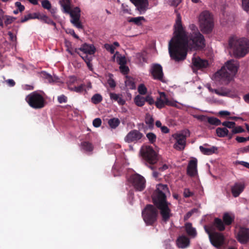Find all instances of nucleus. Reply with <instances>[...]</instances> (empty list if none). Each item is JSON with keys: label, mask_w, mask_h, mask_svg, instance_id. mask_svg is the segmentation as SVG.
Instances as JSON below:
<instances>
[{"label": "nucleus", "mask_w": 249, "mask_h": 249, "mask_svg": "<svg viewBox=\"0 0 249 249\" xmlns=\"http://www.w3.org/2000/svg\"><path fill=\"white\" fill-rule=\"evenodd\" d=\"M39 19L43 21L45 23L48 24L52 25L54 26V29L56 28V23L52 20L50 18L46 15H40L39 14Z\"/></svg>", "instance_id": "c756f323"}, {"label": "nucleus", "mask_w": 249, "mask_h": 249, "mask_svg": "<svg viewBox=\"0 0 249 249\" xmlns=\"http://www.w3.org/2000/svg\"><path fill=\"white\" fill-rule=\"evenodd\" d=\"M80 9L78 7L74 8L72 10L70 8V12H66V13L69 14L70 15L71 19H73L75 17H77L78 18H80Z\"/></svg>", "instance_id": "cd10ccee"}, {"label": "nucleus", "mask_w": 249, "mask_h": 249, "mask_svg": "<svg viewBox=\"0 0 249 249\" xmlns=\"http://www.w3.org/2000/svg\"><path fill=\"white\" fill-rule=\"evenodd\" d=\"M192 63L195 67L199 69L206 68L209 65L207 60L202 59L199 57L193 58Z\"/></svg>", "instance_id": "6ab92c4d"}, {"label": "nucleus", "mask_w": 249, "mask_h": 249, "mask_svg": "<svg viewBox=\"0 0 249 249\" xmlns=\"http://www.w3.org/2000/svg\"><path fill=\"white\" fill-rule=\"evenodd\" d=\"M169 193L168 186L166 184H159L152 195V200L154 206L147 204L142 211L143 219L147 225L152 226L157 220L159 210L162 220L166 223L172 216L169 208L171 203L167 200L166 194Z\"/></svg>", "instance_id": "f03ea898"}, {"label": "nucleus", "mask_w": 249, "mask_h": 249, "mask_svg": "<svg viewBox=\"0 0 249 249\" xmlns=\"http://www.w3.org/2000/svg\"><path fill=\"white\" fill-rule=\"evenodd\" d=\"M144 121L150 129H152L154 128V120L152 116L149 113L146 114Z\"/></svg>", "instance_id": "bb28decb"}, {"label": "nucleus", "mask_w": 249, "mask_h": 249, "mask_svg": "<svg viewBox=\"0 0 249 249\" xmlns=\"http://www.w3.org/2000/svg\"><path fill=\"white\" fill-rule=\"evenodd\" d=\"M242 6L245 11L249 12V0H242Z\"/></svg>", "instance_id": "5fc2aeb1"}, {"label": "nucleus", "mask_w": 249, "mask_h": 249, "mask_svg": "<svg viewBox=\"0 0 249 249\" xmlns=\"http://www.w3.org/2000/svg\"><path fill=\"white\" fill-rule=\"evenodd\" d=\"M214 92L219 95L225 96L229 93V91L221 89H214Z\"/></svg>", "instance_id": "49530a36"}, {"label": "nucleus", "mask_w": 249, "mask_h": 249, "mask_svg": "<svg viewBox=\"0 0 249 249\" xmlns=\"http://www.w3.org/2000/svg\"><path fill=\"white\" fill-rule=\"evenodd\" d=\"M235 140L238 142H244L247 141V137L245 138V137H243L237 136V137H236Z\"/></svg>", "instance_id": "774afa93"}, {"label": "nucleus", "mask_w": 249, "mask_h": 249, "mask_svg": "<svg viewBox=\"0 0 249 249\" xmlns=\"http://www.w3.org/2000/svg\"><path fill=\"white\" fill-rule=\"evenodd\" d=\"M15 6L18 7V10L20 12H22L25 9V7L24 5H22L21 2L19 1H17L15 2Z\"/></svg>", "instance_id": "e2e57ef3"}, {"label": "nucleus", "mask_w": 249, "mask_h": 249, "mask_svg": "<svg viewBox=\"0 0 249 249\" xmlns=\"http://www.w3.org/2000/svg\"><path fill=\"white\" fill-rule=\"evenodd\" d=\"M78 50L83 52L84 54H93L95 53L96 49L93 45L85 43L81 45L80 48L78 49L76 48L74 50L75 53L80 55V53L78 52Z\"/></svg>", "instance_id": "2eb2a0df"}, {"label": "nucleus", "mask_w": 249, "mask_h": 249, "mask_svg": "<svg viewBox=\"0 0 249 249\" xmlns=\"http://www.w3.org/2000/svg\"><path fill=\"white\" fill-rule=\"evenodd\" d=\"M200 151L204 155H210L214 153L217 148L215 146H213L210 148H205L203 146H199Z\"/></svg>", "instance_id": "a878e982"}, {"label": "nucleus", "mask_w": 249, "mask_h": 249, "mask_svg": "<svg viewBox=\"0 0 249 249\" xmlns=\"http://www.w3.org/2000/svg\"><path fill=\"white\" fill-rule=\"evenodd\" d=\"M144 21L145 18L143 17H138L136 18H131L128 20V22H133L138 26H140L142 24V21Z\"/></svg>", "instance_id": "e433bc0d"}, {"label": "nucleus", "mask_w": 249, "mask_h": 249, "mask_svg": "<svg viewBox=\"0 0 249 249\" xmlns=\"http://www.w3.org/2000/svg\"><path fill=\"white\" fill-rule=\"evenodd\" d=\"M126 86L130 89H136V85L134 80L132 78H127L125 81Z\"/></svg>", "instance_id": "58836bf2"}, {"label": "nucleus", "mask_w": 249, "mask_h": 249, "mask_svg": "<svg viewBox=\"0 0 249 249\" xmlns=\"http://www.w3.org/2000/svg\"><path fill=\"white\" fill-rule=\"evenodd\" d=\"M189 28L191 30V32L190 33L199 32L197 29V27L195 24H192L190 25Z\"/></svg>", "instance_id": "338daca9"}, {"label": "nucleus", "mask_w": 249, "mask_h": 249, "mask_svg": "<svg viewBox=\"0 0 249 249\" xmlns=\"http://www.w3.org/2000/svg\"><path fill=\"white\" fill-rule=\"evenodd\" d=\"M134 101L135 104L138 107H142L145 103L144 97L139 95L134 98Z\"/></svg>", "instance_id": "72a5a7b5"}, {"label": "nucleus", "mask_w": 249, "mask_h": 249, "mask_svg": "<svg viewBox=\"0 0 249 249\" xmlns=\"http://www.w3.org/2000/svg\"><path fill=\"white\" fill-rule=\"evenodd\" d=\"M229 130L226 127H218L216 129V133L219 137L224 138L228 135Z\"/></svg>", "instance_id": "c85d7f7f"}, {"label": "nucleus", "mask_w": 249, "mask_h": 249, "mask_svg": "<svg viewBox=\"0 0 249 249\" xmlns=\"http://www.w3.org/2000/svg\"><path fill=\"white\" fill-rule=\"evenodd\" d=\"M8 35L9 36L10 40L13 42H15L17 41V37L11 32H8Z\"/></svg>", "instance_id": "69168bd1"}, {"label": "nucleus", "mask_w": 249, "mask_h": 249, "mask_svg": "<svg viewBox=\"0 0 249 249\" xmlns=\"http://www.w3.org/2000/svg\"><path fill=\"white\" fill-rule=\"evenodd\" d=\"M111 76L112 74H110V77L107 80V84L111 88H114L116 87V83L115 81L112 78Z\"/></svg>", "instance_id": "864d4df0"}, {"label": "nucleus", "mask_w": 249, "mask_h": 249, "mask_svg": "<svg viewBox=\"0 0 249 249\" xmlns=\"http://www.w3.org/2000/svg\"><path fill=\"white\" fill-rule=\"evenodd\" d=\"M201 31L204 34L210 33L214 26L213 19L210 13L207 11L202 12L199 18Z\"/></svg>", "instance_id": "423d86ee"}, {"label": "nucleus", "mask_w": 249, "mask_h": 249, "mask_svg": "<svg viewBox=\"0 0 249 249\" xmlns=\"http://www.w3.org/2000/svg\"><path fill=\"white\" fill-rule=\"evenodd\" d=\"M166 95L164 92H160V97H157L155 105L156 107L161 109L163 108L166 105Z\"/></svg>", "instance_id": "aec40b11"}, {"label": "nucleus", "mask_w": 249, "mask_h": 249, "mask_svg": "<svg viewBox=\"0 0 249 249\" xmlns=\"http://www.w3.org/2000/svg\"><path fill=\"white\" fill-rule=\"evenodd\" d=\"M136 7L141 14H143L147 10L149 5L148 0H130Z\"/></svg>", "instance_id": "4468645a"}, {"label": "nucleus", "mask_w": 249, "mask_h": 249, "mask_svg": "<svg viewBox=\"0 0 249 249\" xmlns=\"http://www.w3.org/2000/svg\"><path fill=\"white\" fill-rule=\"evenodd\" d=\"M5 19L4 12L3 10L0 8V26L3 27V20Z\"/></svg>", "instance_id": "6e6d98bb"}, {"label": "nucleus", "mask_w": 249, "mask_h": 249, "mask_svg": "<svg viewBox=\"0 0 249 249\" xmlns=\"http://www.w3.org/2000/svg\"><path fill=\"white\" fill-rule=\"evenodd\" d=\"M208 232L209 233V239L211 244L216 248H221L224 242V235L219 232L213 233H211L208 231Z\"/></svg>", "instance_id": "9d476101"}, {"label": "nucleus", "mask_w": 249, "mask_h": 249, "mask_svg": "<svg viewBox=\"0 0 249 249\" xmlns=\"http://www.w3.org/2000/svg\"><path fill=\"white\" fill-rule=\"evenodd\" d=\"M138 91L141 95H145L147 93V88L144 84H140L138 88Z\"/></svg>", "instance_id": "79ce46f5"}, {"label": "nucleus", "mask_w": 249, "mask_h": 249, "mask_svg": "<svg viewBox=\"0 0 249 249\" xmlns=\"http://www.w3.org/2000/svg\"><path fill=\"white\" fill-rule=\"evenodd\" d=\"M176 243L179 248L185 249L189 246L190 241L186 236L181 235L177 238Z\"/></svg>", "instance_id": "a211bd4d"}, {"label": "nucleus", "mask_w": 249, "mask_h": 249, "mask_svg": "<svg viewBox=\"0 0 249 249\" xmlns=\"http://www.w3.org/2000/svg\"><path fill=\"white\" fill-rule=\"evenodd\" d=\"M222 125L224 126V127L233 129L236 125V124L234 122L225 121L221 123Z\"/></svg>", "instance_id": "a19ab883"}, {"label": "nucleus", "mask_w": 249, "mask_h": 249, "mask_svg": "<svg viewBox=\"0 0 249 249\" xmlns=\"http://www.w3.org/2000/svg\"><path fill=\"white\" fill-rule=\"evenodd\" d=\"M175 36L169 43V53L175 61L184 60L188 50L200 51L206 46L204 36L200 32L187 33L184 30L180 16L178 15L174 25Z\"/></svg>", "instance_id": "f257e3e1"}, {"label": "nucleus", "mask_w": 249, "mask_h": 249, "mask_svg": "<svg viewBox=\"0 0 249 249\" xmlns=\"http://www.w3.org/2000/svg\"><path fill=\"white\" fill-rule=\"evenodd\" d=\"M150 72L154 79L163 81V72L162 68L160 64H154L152 67Z\"/></svg>", "instance_id": "ddd939ff"}, {"label": "nucleus", "mask_w": 249, "mask_h": 249, "mask_svg": "<svg viewBox=\"0 0 249 249\" xmlns=\"http://www.w3.org/2000/svg\"><path fill=\"white\" fill-rule=\"evenodd\" d=\"M145 102H147L150 105H152L155 103L153 98L150 95H147L144 97Z\"/></svg>", "instance_id": "680f3d73"}, {"label": "nucleus", "mask_w": 249, "mask_h": 249, "mask_svg": "<svg viewBox=\"0 0 249 249\" xmlns=\"http://www.w3.org/2000/svg\"><path fill=\"white\" fill-rule=\"evenodd\" d=\"M239 63L231 59L228 61L220 70L214 74L215 79L222 84L227 85L231 80V73L235 74L238 70Z\"/></svg>", "instance_id": "7ed1b4c3"}, {"label": "nucleus", "mask_w": 249, "mask_h": 249, "mask_svg": "<svg viewBox=\"0 0 249 249\" xmlns=\"http://www.w3.org/2000/svg\"><path fill=\"white\" fill-rule=\"evenodd\" d=\"M187 134L189 135L188 130L185 131L181 133H176L173 135V138L176 140V142L174 144L173 147L178 151H182L184 149L186 145Z\"/></svg>", "instance_id": "6e6552de"}, {"label": "nucleus", "mask_w": 249, "mask_h": 249, "mask_svg": "<svg viewBox=\"0 0 249 249\" xmlns=\"http://www.w3.org/2000/svg\"><path fill=\"white\" fill-rule=\"evenodd\" d=\"M166 105L173 107H177L178 102L173 100H169L166 96Z\"/></svg>", "instance_id": "a18cd8bd"}, {"label": "nucleus", "mask_w": 249, "mask_h": 249, "mask_svg": "<svg viewBox=\"0 0 249 249\" xmlns=\"http://www.w3.org/2000/svg\"><path fill=\"white\" fill-rule=\"evenodd\" d=\"M102 124V121L100 118H96L93 120L92 124L95 127H99Z\"/></svg>", "instance_id": "bf43d9fd"}, {"label": "nucleus", "mask_w": 249, "mask_h": 249, "mask_svg": "<svg viewBox=\"0 0 249 249\" xmlns=\"http://www.w3.org/2000/svg\"><path fill=\"white\" fill-rule=\"evenodd\" d=\"M25 100L30 107L35 109L43 108L46 105L43 95L37 91H33L27 95Z\"/></svg>", "instance_id": "39448f33"}, {"label": "nucleus", "mask_w": 249, "mask_h": 249, "mask_svg": "<svg viewBox=\"0 0 249 249\" xmlns=\"http://www.w3.org/2000/svg\"><path fill=\"white\" fill-rule=\"evenodd\" d=\"M85 85L84 84H81L80 85L75 87L73 88V90L79 93L83 92L85 90Z\"/></svg>", "instance_id": "603ef678"}, {"label": "nucleus", "mask_w": 249, "mask_h": 249, "mask_svg": "<svg viewBox=\"0 0 249 249\" xmlns=\"http://www.w3.org/2000/svg\"><path fill=\"white\" fill-rule=\"evenodd\" d=\"M57 100L59 103L62 104L66 103L67 102L68 99L65 95L62 94L58 97Z\"/></svg>", "instance_id": "4d7b16f0"}, {"label": "nucleus", "mask_w": 249, "mask_h": 249, "mask_svg": "<svg viewBox=\"0 0 249 249\" xmlns=\"http://www.w3.org/2000/svg\"><path fill=\"white\" fill-rule=\"evenodd\" d=\"M146 137L151 143H154L156 140V135L153 133H148L146 134Z\"/></svg>", "instance_id": "37998d69"}, {"label": "nucleus", "mask_w": 249, "mask_h": 249, "mask_svg": "<svg viewBox=\"0 0 249 249\" xmlns=\"http://www.w3.org/2000/svg\"><path fill=\"white\" fill-rule=\"evenodd\" d=\"M59 3L63 8L64 13L70 12L71 8L70 0H60Z\"/></svg>", "instance_id": "5701e85b"}, {"label": "nucleus", "mask_w": 249, "mask_h": 249, "mask_svg": "<svg viewBox=\"0 0 249 249\" xmlns=\"http://www.w3.org/2000/svg\"><path fill=\"white\" fill-rule=\"evenodd\" d=\"M129 179L136 190L142 191L145 189L146 180L142 176L135 174L130 176Z\"/></svg>", "instance_id": "1a4fd4ad"}, {"label": "nucleus", "mask_w": 249, "mask_h": 249, "mask_svg": "<svg viewBox=\"0 0 249 249\" xmlns=\"http://www.w3.org/2000/svg\"><path fill=\"white\" fill-rule=\"evenodd\" d=\"M104 47L107 51L109 52L111 54L114 53L115 48L112 45L107 43L104 45Z\"/></svg>", "instance_id": "09e8293b"}, {"label": "nucleus", "mask_w": 249, "mask_h": 249, "mask_svg": "<svg viewBox=\"0 0 249 249\" xmlns=\"http://www.w3.org/2000/svg\"><path fill=\"white\" fill-rule=\"evenodd\" d=\"M42 7L46 9L49 10L51 8V4L48 0H43L41 2Z\"/></svg>", "instance_id": "8fccbe9b"}, {"label": "nucleus", "mask_w": 249, "mask_h": 249, "mask_svg": "<svg viewBox=\"0 0 249 249\" xmlns=\"http://www.w3.org/2000/svg\"><path fill=\"white\" fill-rule=\"evenodd\" d=\"M102 100L103 97L99 93L94 94L91 98V102L95 105L100 103Z\"/></svg>", "instance_id": "4c0bfd02"}, {"label": "nucleus", "mask_w": 249, "mask_h": 249, "mask_svg": "<svg viewBox=\"0 0 249 249\" xmlns=\"http://www.w3.org/2000/svg\"><path fill=\"white\" fill-rule=\"evenodd\" d=\"M213 225L219 231H223L225 229L224 222L219 218H214Z\"/></svg>", "instance_id": "393cba45"}, {"label": "nucleus", "mask_w": 249, "mask_h": 249, "mask_svg": "<svg viewBox=\"0 0 249 249\" xmlns=\"http://www.w3.org/2000/svg\"><path fill=\"white\" fill-rule=\"evenodd\" d=\"M118 63L120 65H125L126 63V59L124 56L119 57L117 58Z\"/></svg>", "instance_id": "13d9d810"}, {"label": "nucleus", "mask_w": 249, "mask_h": 249, "mask_svg": "<svg viewBox=\"0 0 249 249\" xmlns=\"http://www.w3.org/2000/svg\"><path fill=\"white\" fill-rule=\"evenodd\" d=\"M140 152L142 158L149 163L154 164L157 162V155L151 146H143Z\"/></svg>", "instance_id": "0eeeda50"}, {"label": "nucleus", "mask_w": 249, "mask_h": 249, "mask_svg": "<svg viewBox=\"0 0 249 249\" xmlns=\"http://www.w3.org/2000/svg\"><path fill=\"white\" fill-rule=\"evenodd\" d=\"M244 132H245V130L241 126H235L232 129V134H237Z\"/></svg>", "instance_id": "c03bdc74"}, {"label": "nucleus", "mask_w": 249, "mask_h": 249, "mask_svg": "<svg viewBox=\"0 0 249 249\" xmlns=\"http://www.w3.org/2000/svg\"><path fill=\"white\" fill-rule=\"evenodd\" d=\"M223 220L225 225H230L234 221V217H231L228 213H225L223 216Z\"/></svg>", "instance_id": "c9c22d12"}, {"label": "nucleus", "mask_w": 249, "mask_h": 249, "mask_svg": "<svg viewBox=\"0 0 249 249\" xmlns=\"http://www.w3.org/2000/svg\"><path fill=\"white\" fill-rule=\"evenodd\" d=\"M229 45L237 57H244L249 52V40L245 37L231 36L229 39Z\"/></svg>", "instance_id": "20e7f679"}, {"label": "nucleus", "mask_w": 249, "mask_h": 249, "mask_svg": "<svg viewBox=\"0 0 249 249\" xmlns=\"http://www.w3.org/2000/svg\"><path fill=\"white\" fill-rule=\"evenodd\" d=\"M120 70L121 72L124 74H127L129 71V69L128 67L126 66L125 65L120 66Z\"/></svg>", "instance_id": "052dcab7"}, {"label": "nucleus", "mask_w": 249, "mask_h": 249, "mask_svg": "<svg viewBox=\"0 0 249 249\" xmlns=\"http://www.w3.org/2000/svg\"><path fill=\"white\" fill-rule=\"evenodd\" d=\"M71 22L78 29H83V26L80 21V18H78L77 17H75L73 19H71Z\"/></svg>", "instance_id": "ea45409f"}, {"label": "nucleus", "mask_w": 249, "mask_h": 249, "mask_svg": "<svg viewBox=\"0 0 249 249\" xmlns=\"http://www.w3.org/2000/svg\"><path fill=\"white\" fill-rule=\"evenodd\" d=\"M84 60V61L87 64V67L90 71H92V65L90 63V61L92 60L91 56H89L87 54H85L84 55H81L80 54L79 55Z\"/></svg>", "instance_id": "473e14b6"}, {"label": "nucleus", "mask_w": 249, "mask_h": 249, "mask_svg": "<svg viewBox=\"0 0 249 249\" xmlns=\"http://www.w3.org/2000/svg\"><path fill=\"white\" fill-rule=\"evenodd\" d=\"M15 19H16V18H15L14 17L5 15V19H4V20H5V21H4L5 24L6 25L10 24L12 23L14 21V20Z\"/></svg>", "instance_id": "de8ad7c7"}, {"label": "nucleus", "mask_w": 249, "mask_h": 249, "mask_svg": "<svg viewBox=\"0 0 249 249\" xmlns=\"http://www.w3.org/2000/svg\"><path fill=\"white\" fill-rule=\"evenodd\" d=\"M197 160L194 158L191 160L189 163L187 169V173L190 177H195L197 172Z\"/></svg>", "instance_id": "f3484780"}, {"label": "nucleus", "mask_w": 249, "mask_h": 249, "mask_svg": "<svg viewBox=\"0 0 249 249\" xmlns=\"http://www.w3.org/2000/svg\"><path fill=\"white\" fill-rule=\"evenodd\" d=\"M81 145L82 148L87 152H92L94 148L93 144L89 142L85 141L82 142Z\"/></svg>", "instance_id": "2f4dec72"}, {"label": "nucleus", "mask_w": 249, "mask_h": 249, "mask_svg": "<svg viewBox=\"0 0 249 249\" xmlns=\"http://www.w3.org/2000/svg\"><path fill=\"white\" fill-rule=\"evenodd\" d=\"M39 18V14L38 13H29L26 15H25L23 18H21L20 22L21 23L25 22L29 19H38Z\"/></svg>", "instance_id": "b1692460"}, {"label": "nucleus", "mask_w": 249, "mask_h": 249, "mask_svg": "<svg viewBox=\"0 0 249 249\" xmlns=\"http://www.w3.org/2000/svg\"><path fill=\"white\" fill-rule=\"evenodd\" d=\"M206 121L210 124L215 126H218L221 124V121L214 117H207Z\"/></svg>", "instance_id": "7c9ffc66"}, {"label": "nucleus", "mask_w": 249, "mask_h": 249, "mask_svg": "<svg viewBox=\"0 0 249 249\" xmlns=\"http://www.w3.org/2000/svg\"><path fill=\"white\" fill-rule=\"evenodd\" d=\"M171 5L177 7L181 2V0H169Z\"/></svg>", "instance_id": "0e129e2a"}, {"label": "nucleus", "mask_w": 249, "mask_h": 249, "mask_svg": "<svg viewBox=\"0 0 249 249\" xmlns=\"http://www.w3.org/2000/svg\"><path fill=\"white\" fill-rule=\"evenodd\" d=\"M238 241L242 244L249 242V228L240 227L237 235Z\"/></svg>", "instance_id": "f8f14e48"}, {"label": "nucleus", "mask_w": 249, "mask_h": 249, "mask_svg": "<svg viewBox=\"0 0 249 249\" xmlns=\"http://www.w3.org/2000/svg\"><path fill=\"white\" fill-rule=\"evenodd\" d=\"M244 183L242 182H236L231 187V192L234 197H238L243 192L245 189Z\"/></svg>", "instance_id": "dca6fc26"}, {"label": "nucleus", "mask_w": 249, "mask_h": 249, "mask_svg": "<svg viewBox=\"0 0 249 249\" xmlns=\"http://www.w3.org/2000/svg\"><path fill=\"white\" fill-rule=\"evenodd\" d=\"M194 195L193 192L190 191L188 188H185L183 191V196L184 197L187 198L191 197Z\"/></svg>", "instance_id": "3c124183"}, {"label": "nucleus", "mask_w": 249, "mask_h": 249, "mask_svg": "<svg viewBox=\"0 0 249 249\" xmlns=\"http://www.w3.org/2000/svg\"><path fill=\"white\" fill-rule=\"evenodd\" d=\"M110 98L115 102H117L119 105H124L125 101L122 98V95L115 93L110 92L109 93Z\"/></svg>", "instance_id": "4be33fe9"}, {"label": "nucleus", "mask_w": 249, "mask_h": 249, "mask_svg": "<svg viewBox=\"0 0 249 249\" xmlns=\"http://www.w3.org/2000/svg\"><path fill=\"white\" fill-rule=\"evenodd\" d=\"M185 230L187 234L192 237H195L197 235L196 230L193 227L191 223L188 222L185 224Z\"/></svg>", "instance_id": "412c9836"}, {"label": "nucleus", "mask_w": 249, "mask_h": 249, "mask_svg": "<svg viewBox=\"0 0 249 249\" xmlns=\"http://www.w3.org/2000/svg\"><path fill=\"white\" fill-rule=\"evenodd\" d=\"M120 124V121L118 118H113L108 121V124L109 126L113 129L116 128Z\"/></svg>", "instance_id": "f704fd0d"}, {"label": "nucleus", "mask_w": 249, "mask_h": 249, "mask_svg": "<svg viewBox=\"0 0 249 249\" xmlns=\"http://www.w3.org/2000/svg\"><path fill=\"white\" fill-rule=\"evenodd\" d=\"M143 137L142 133L139 130L134 129L131 130L124 137V141L128 143H136Z\"/></svg>", "instance_id": "9b49d317"}]
</instances>
